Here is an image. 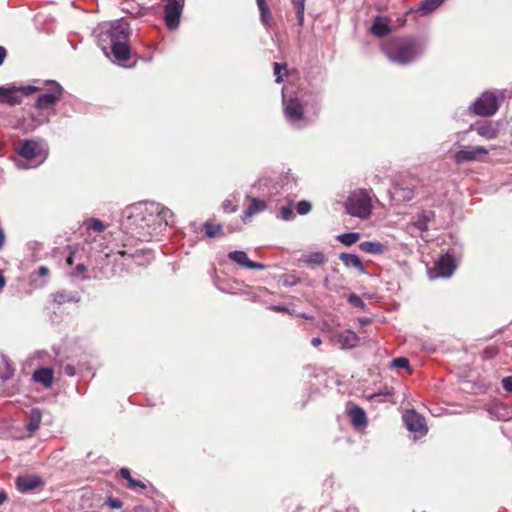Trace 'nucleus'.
<instances>
[{
  "label": "nucleus",
  "instance_id": "obj_14",
  "mask_svg": "<svg viewBox=\"0 0 512 512\" xmlns=\"http://www.w3.org/2000/svg\"><path fill=\"white\" fill-rule=\"evenodd\" d=\"M43 484V481L38 475L19 476L16 479V486L20 492L32 491Z\"/></svg>",
  "mask_w": 512,
  "mask_h": 512
},
{
  "label": "nucleus",
  "instance_id": "obj_47",
  "mask_svg": "<svg viewBox=\"0 0 512 512\" xmlns=\"http://www.w3.org/2000/svg\"><path fill=\"white\" fill-rule=\"evenodd\" d=\"M86 271V267L83 264H78L75 267L74 272L72 273L73 276H79L80 274L84 273Z\"/></svg>",
  "mask_w": 512,
  "mask_h": 512
},
{
  "label": "nucleus",
  "instance_id": "obj_54",
  "mask_svg": "<svg viewBox=\"0 0 512 512\" xmlns=\"http://www.w3.org/2000/svg\"><path fill=\"white\" fill-rule=\"evenodd\" d=\"M7 499L6 494L0 490V505H2Z\"/></svg>",
  "mask_w": 512,
  "mask_h": 512
},
{
  "label": "nucleus",
  "instance_id": "obj_5",
  "mask_svg": "<svg viewBox=\"0 0 512 512\" xmlns=\"http://www.w3.org/2000/svg\"><path fill=\"white\" fill-rule=\"evenodd\" d=\"M345 210L347 214L359 219H368L373 210L372 198L370 192L366 189H357L352 191L345 201Z\"/></svg>",
  "mask_w": 512,
  "mask_h": 512
},
{
  "label": "nucleus",
  "instance_id": "obj_23",
  "mask_svg": "<svg viewBox=\"0 0 512 512\" xmlns=\"http://www.w3.org/2000/svg\"><path fill=\"white\" fill-rule=\"evenodd\" d=\"M260 11V19L265 28L268 30L271 26L272 15L265 0H256Z\"/></svg>",
  "mask_w": 512,
  "mask_h": 512
},
{
  "label": "nucleus",
  "instance_id": "obj_16",
  "mask_svg": "<svg viewBox=\"0 0 512 512\" xmlns=\"http://www.w3.org/2000/svg\"><path fill=\"white\" fill-rule=\"evenodd\" d=\"M488 150L484 147H477L472 150H460L455 154V162L460 164L478 159V155H487Z\"/></svg>",
  "mask_w": 512,
  "mask_h": 512
},
{
  "label": "nucleus",
  "instance_id": "obj_20",
  "mask_svg": "<svg viewBox=\"0 0 512 512\" xmlns=\"http://www.w3.org/2000/svg\"><path fill=\"white\" fill-rule=\"evenodd\" d=\"M339 258L346 267L355 268L360 273H365V267L358 255L352 253H342L340 254Z\"/></svg>",
  "mask_w": 512,
  "mask_h": 512
},
{
  "label": "nucleus",
  "instance_id": "obj_21",
  "mask_svg": "<svg viewBox=\"0 0 512 512\" xmlns=\"http://www.w3.org/2000/svg\"><path fill=\"white\" fill-rule=\"evenodd\" d=\"M475 130L481 137L488 140L495 139L499 134L498 127L491 122L482 123L481 125H478Z\"/></svg>",
  "mask_w": 512,
  "mask_h": 512
},
{
  "label": "nucleus",
  "instance_id": "obj_15",
  "mask_svg": "<svg viewBox=\"0 0 512 512\" xmlns=\"http://www.w3.org/2000/svg\"><path fill=\"white\" fill-rule=\"evenodd\" d=\"M334 339L343 349L353 348L357 346L359 342L358 335L352 330H345L335 335Z\"/></svg>",
  "mask_w": 512,
  "mask_h": 512
},
{
  "label": "nucleus",
  "instance_id": "obj_32",
  "mask_svg": "<svg viewBox=\"0 0 512 512\" xmlns=\"http://www.w3.org/2000/svg\"><path fill=\"white\" fill-rule=\"evenodd\" d=\"M205 233L208 237L214 238L216 236L223 235V228L221 225H214L209 222L204 224Z\"/></svg>",
  "mask_w": 512,
  "mask_h": 512
},
{
  "label": "nucleus",
  "instance_id": "obj_28",
  "mask_svg": "<svg viewBox=\"0 0 512 512\" xmlns=\"http://www.w3.org/2000/svg\"><path fill=\"white\" fill-rule=\"evenodd\" d=\"M302 261L308 264H323L326 261V258L322 252H312L306 255H303Z\"/></svg>",
  "mask_w": 512,
  "mask_h": 512
},
{
  "label": "nucleus",
  "instance_id": "obj_49",
  "mask_svg": "<svg viewBox=\"0 0 512 512\" xmlns=\"http://www.w3.org/2000/svg\"><path fill=\"white\" fill-rule=\"evenodd\" d=\"M7 56V51L3 46H0V66L4 63Z\"/></svg>",
  "mask_w": 512,
  "mask_h": 512
},
{
  "label": "nucleus",
  "instance_id": "obj_9",
  "mask_svg": "<svg viewBox=\"0 0 512 512\" xmlns=\"http://www.w3.org/2000/svg\"><path fill=\"white\" fill-rule=\"evenodd\" d=\"M183 6L184 0L165 1V23L169 29H175L178 27Z\"/></svg>",
  "mask_w": 512,
  "mask_h": 512
},
{
  "label": "nucleus",
  "instance_id": "obj_18",
  "mask_svg": "<svg viewBox=\"0 0 512 512\" xmlns=\"http://www.w3.org/2000/svg\"><path fill=\"white\" fill-rule=\"evenodd\" d=\"M351 423L355 428L365 427L367 425V417L365 411L359 406H353L348 410Z\"/></svg>",
  "mask_w": 512,
  "mask_h": 512
},
{
  "label": "nucleus",
  "instance_id": "obj_11",
  "mask_svg": "<svg viewBox=\"0 0 512 512\" xmlns=\"http://www.w3.org/2000/svg\"><path fill=\"white\" fill-rule=\"evenodd\" d=\"M454 258L450 254H445L439 257L435 263L434 274H430V278L450 277L455 270Z\"/></svg>",
  "mask_w": 512,
  "mask_h": 512
},
{
  "label": "nucleus",
  "instance_id": "obj_51",
  "mask_svg": "<svg viewBox=\"0 0 512 512\" xmlns=\"http://www.w3.org/2000/svg\"><path fill=\"white\" fill-rule=\"evenodd\" d=\"M271 309L274 310V311H277V312H286L287 309L282 307V306H271Z\"/></svg>",
  "mask_w": 512,
  "mask_h": 512
},
{
  "label": "nucleus",
  "instance_id": "obj_37",
  "mask_svg": "<svg viewBox=\"0 0 512 512\" xmlns=\"http://www.w3.org/2000/svg\"><path fill=\"white\" fill-rule=\"evenodd\" d=\"M87 228L96 232H102L104 230V225L100 220L92 218L87 222Z\"/></svg>",
  "mask_w": 512,
  "mask_h": 512
},
{
  "label": "nucleus",
  "instance_id": "obj_13",
  "mask_svg": "<svg viewBox=\"0 0 512 512\" xmlns=\"http://www.w3.org/2000/svg\"><path fill=\"white\" fill-rule=\"evenodd\" d=\"M228 258L236 264L248 269L263 270L265 268L263 264L249 260L247 253L242 250L229 252Z\"/></svg>",
  "mask_w": 512,
  "mask_h": 512
},
{
  "label": "nucleus",
  "instance_id": "obj_44",
  "mask_svg": "<svg viewBox=\"0 0 512 512\" xmlns=\"http://www.w3.org/2000/svg\"><path fill=\"white\" fill-rule=\"evenodd\" d=\"M390 395H391V393H389V392L374 393V394L368 396V400H370V401H379L380 402V401H383L382 398L390 396Z\"/></svg>",
  "mask_w": 512,
  "mask_h": 512
},
{
  "label": "nucleus",
  "instance_id": "obj_17",
  "mask_svg": "<svg viewBox=\"0 0 512 512\" xmlns=\"http://www.w3.org/2000/svg\"><path fill=\"white\" fill-rule=\"evenodd\" d=\"M370 30L374 35L384 37L391 32L390 20L387 17L377 16Z\"/></svg>",
  "mask_w": 512,
  "mask_h": 512
},
{
  "label": "nucleus",
  "instance_id": "obj_40",
  "mask_svg": "<svg viewBox=\"0 0 512 512\" xmlns=\"http://www.w3.org/2000/svg\"><path fill=\"white\" fill-rule=\"evenodd\" d=\"M280 214H281V218L283 220H286V221L291 220L294 216L292 206L288 205V206L282 207L280 210Z\"/></svg>",
  "mask_w": 512,
  "mask_h": 512
},
{
  "label": "nucleus",
  "instance_id": "obj_38",
  "mask_svg": "<svg viewBox=\"0 0 512 512\" xmlns=\"http://www.w3.org/2000/svg\"><path fill=\"white\" fill-rule=\"evenodd\" d=\"M391 366L400 369H408L409 360L405 357H398L392 360Z\"/></svg>",
  "mask_w": 512,
  "mask_h": 512
},
{
  "label": "nucleus",
  "instance_id": "obj_56",
  "mask_svg": "<svg viewBox=\"0 0 512 512\" xmlns=\"http://www.w3.org/2000/svg\"><path fill=\"white\" fill-rule=\"evenodd\" d=\"M67 263H68L69 265H72V263H73V257H72V255H70V256L67 258Z\"/></svg>",
  "mask_w": 512,
  "mask_h": 512
},
{
  "label": "nucleus",
  "instance_id": "obj_27",
  "mask_svg": "<svg viewBox=\"0 0 512 512\" xmlns=\"http://www.w3.org/2000/svg\"><path fill=\"white\" fill-rule=\"evenodd\" d=\"M434 218V214L432 212H424L419 215L418 219L414 222V226L420 231L428 230V223Z\"/></svg>",
  "mask_w": 512,
  "mask_h": 512
},
{
  "label": "nucleus",
  "instance_id": "obj_31",
  "mask_svg": "<svg viewBox=\"0 0 512 512\" xmlns=\"http://www.w3.org/2000/svg\"><path fill=\"white\" fill-rule=\"evenodd\" d=\"M444 1L445 0H424L420 5L419 10L425 13L432 12L436 10Z\"/></svg>",
  "mask_w": 512,
  "mask_h": 512
},
{
  "label": "nucleus",
  "instance_id": "obj_8",
  "mask_svg": "<svg viewBox=\"0 0 512 512\" xmlns=\"http://www.w3.org/2000/svg\"><path fill=\"white\" fill-rule=\"evenodd\" d=\"M472 109L480 116H491L498 110L497 98L494 94L485 92L474 103Z\"/></svg>",
  "mask_w": 512,
  "mask_h": 512
},
{
  "label": "nucleus",
  "instance_id": "obj_26",
  "mask_svg": "<svg viewBox=\"0 0 512 512\" xmlns=\"http://www.w3.org/2000/svg\"><path fill=\"white\" fill-rule=\"evenodd\" d=\"M120 474L121 476L128 481V488L130 489H141V490H144L146 489V485L139 481V480H136L134 478L131 477V473H130V470L128 468H122L120 470Z\"/></svg>",
  "mask_w": 512,
  "mask_h": 512
},
{
  "label": "nucleus",
  "instance_id": "obj_48",
  "mask_svg": "<svg viewBox=\"0 0 512 512\" xmlns=\"http://www.w3.org/2000/svg\"><path fill=\"white\" fill-rule=\"evenodd\" d=\"M49 274V270L46 266H40L37 270V275L40 277H45Z\"/></svg>",
  "mask_w": 512,
  "mask_h": 512
},
{
  "label": "nucleus",
  "instance_id": "obj_43",
  "mask_svg": "<svg viewBox=\"0 0 512 512\" xmlns=\"http://www.w3.org/2000/svg\"><path fill=\"white\" fill-rule=\"evenodd\" d=\"M348 300L354 306H358V307H363L364 306L363 300L358 295H356V294H351L349 296Z\"/></svg>",
  "mask_w": 512,
  "mask_h": 512
},
{
  "label": "nucleus",
  "instance_id": "obj_53",
  "mask_svg": "<svg viewBox=\"0 0 512 512\" xmlns=\"http://www.w3.org/2000/svg\"><path fill=\"white\" fill-rule=\"evenodd\" d=\"M65 372H66V374H68V375H70V376H73V375H74V369H73V367H72V366H67V367L65 368Z\"/></svg>",
  "mask_w": 512,
  "mask_h": 512
},
{
  "label": "nucleus",
  "instance_id": "obj_42",
  "mask_svg": "<svg viewBox=\"0 0 512 512\" xmlns=\"http://www.w3.org/2000/svg\"><path fill=\"white\" fill-rule=\"evenodd\" d=\"M106 504L113 509H120L122 507V501L117 498H108Z\"/></svg>",
  "mask_w": 512,
  "mask_h": 512
},
{
  "label": "nucleus",
  "instance_id": "obj_6",
  "mask_svg": "<svg viewBox=\"0 0 512 512\" xmlns=\"http://www.w3.org/2000/svg\"><path fill=\"white\" fill-rule=\"evenodd\" d=\"M37 90L34 86H0V103L11 106L18 105L22 102L23 96H29Z\"/></svg>",
  "mask_w": 512,
  "mask_h": 512
},
{
  "label": "nucleus",
  "instance_id": "obj_46",
  "mask_svg": "<svg viewBox=\"0 0 512 512\" xmlns=\"http://www.w3.org/2000/svg\"><path fill=\"white\" fill-rule=\"evenodd\" d=\"M223 209L226 211V212H235L236 209H237V206L236 205H233L232 202L230 200H225L223 202Z\"/></svg>",
  "mask_w": 512,
  "mask_h": 512
},
{
  "label": "nucleus",
  "instance_id": "obj_50",
  "mask_svg": "<svg viewBox=\"0 0 512 512\" xmlns=\"http://www.w3.org/2000/svg\"><path fill=\"white\" fill-rule=\"evenodd\" d=\"M311 343L313 346L318 347L321 345L322 340L319 337H314L312 338Z\"/></svg>",
  "mask_w": 512,
  "mask_h": 512
},
{
  "label": "nucleus",
  "instance_id": "obj_22",
  "mask_svg": "<svg viewBox=\"0 0 512 512\" xmlns=\"http://www.w3.org/2000/svg\"><path fill=\"white\" fill-rule=\"evenodd\" d=\"M359 248L361 251L373 255H381L386 251V247L382 243L376 241L361 242Z\"/></svg>",
  "mask_w": 512,
  "mask_h": 512
},
{
  "label": "nucleus",
  "instance_id": "obj_33",
  "mask_svg": "<svg viewBox=\"0 0 512 512\" xmlns=\"http://www.w3.org/2000/svg\"><path fill=\"white\" fill-rule=\"evenodd\" d=\"M305 1L306 0H293L299 25H302L304 22Z\"/></svg>",
  "mask_w": 512,
  "mask_h": 512
},
{
  "label": "nucleus",
  "instance_id": "obj_36",
  "mask_svg": "<svg viewBox=\"0 0 512 512\" xmlns=\"http://www.w3.org/2000/svg\"><path fill=\"white\" fill-rule=\"evenodd\" d=\"M282 70L286 72L287 66L285 64L275 63L274 64V74L276 76L275 81L277 83H281L283 81L284 75L282 74Z\"/></svg>",
  "mask_w": 512,
  "mask_h": 512
},
{
  "label": "nucleus",
  "instance_id": "obj_7",
  "mask_svg": "<svg viewBox=\"0 0 512 512\" xmlns=\"http://www.w3.org/2000/svg\"><path fill=\"white\" fill-rule=\"evenodd\" d=\"M283 106L285 118L290 124L297 126L304 119V107L297 97L286 99L283 95Z\"/></svg>",
  "mask_w": 512,
  "mask_h": 512
},
{
  "label": "nucleus",
  "instance_id": "obj_10",
  "mask_svg": "<svg viewBox=\"0 0 512 512\" xmlns=\"http://www.w3.org/2000/svg\"><path fill=\"white\" fill-rule=\"evenodd\" d=\"M47 85L49 86V91L41 94L36 101V107L39 109H47L53 106L62 96L63 88L58 83L48 81Z\"/></svg>",
  "mask_w": 512,
  "mask_h": 512
},
{
  "label": "nucleus",
  "instance_id": "obj_4",
  "mask_svg": "<svg viewBox=\"0 0 512 512\" xmlns=\"http://www.w3.org/2000/svg\"><path fill=\"white\" fill-rule=\"evenodd\" d=\"M17 152L24 161L17 166L23 169L34 168L43 163L47 157L43 145L35 140L24 139L18 143Z\"/></svg>",
  "mask_w": 512,
  "mask_h": 512
},
{
  "label": "nucleus",
  "instance_id": "obj_19",
  "mask_svg": "<svg viewBox=\"0 0 512 512\" xmlns=\"http://www.w3.org/2000/svg\"><path fill=\"white\" fill-rule=\"evenodd\" d=\"M33 380L42 383L45 388H49L53 384V370L50 368H40L34 371Z\"/></svg>",
  "mask_w": 512,
  "mask_h": 512
},
{
  "label": "nucleus",
  "instance_id": "obj_41",
  "mask_svg": "<svg viewBox=\"0 0 512 512\" xmlns=\"http://www.w3.org/2000/svg\"><path fill=\"white\" fill-rule=\"evenodd\" d=\"M13 373H14V369L7 361H5V370L1 372V378L3 380H7L10 377H12Z\"/></svg>",
  "mask_w": 512,
  "mask_h": 512
},
{
  "label": "nucleus",
  "instance_id": "obj_34",
  "mask_svg": "<svg viewBox=\"0 0 512 512\" xmlns=\"http://www.w3.org/2000/svg\"><path fill=\"white\" fill-rule=\"evenodd\" d=\"M507 407L505 405H495L490 409L491 414H495L499 420H507L509 417L506 415Z\"/></svg>",
  "mask_w": 512,
  "mask_h": 512
},
{
  "label": "nucleus",
  "instance_id": "obj_24",
  "mask_svg": "<svg viewBox=\"0 0 512 512\" xmlns=\"http://www.w3.org/2000/svg\"><path fill=\"white\" fill-rule=\"evenodd\" d=\"M266 204L264 201L259 200L257 198H252L249 206L244 211V220L250 218L251 216L265 210Z\"/></svg>",
  "mask_w": 512,
  "mask_h": 512
},
{
  "label": "nucleus",
  "instance_id": "obj_3",
  "mask_svg": "<svg viewBox=\"0 0 512 512\" xmlns=\"http://www.w3.org/2000/svg\"><path fill=\"white\" fill-rule=\"evenodd\" d=\"M382 50L391 62L405 65L424 52V45L413 39H394L383 45Z\"/></svg>",
  "mask_w": 512,
  "mask_h": 512
},
{
  "label": "nucleus",
  "instance_id": "obj_52",
  "mask_svg": "<svg viewBox=\"0 0 512 512\" xmlns=\"http://www.w3.org/2000/svg\"><path fill=\"white\" fill-rule=\"evenodd\" d=\"M5 240V235L2 229H0V249L2 248Z\"/></svg>",
  "mask_w": 512,
  "mask_h": 512
},
{
  "label": "nucleus",
  "instance_id": "obj_55",
  "mask_svg": "<svg viewBox=\"0 0 512 512\" xmlns=\"http://www.w3.org/2000/svg\"><path fill=\"white\" fill-rule=\"evenodd\" d=\"M5 286V279L2 275V273L0 272V290Z\"/></svg>",
  "mask_w": 512,
  "mask_h": 512
},
{
  "label": "nucleus",
  "instance_id": "obj_1",
  "mask_svg": "<svg viewBox=\"0 0 512 512\" xmlns=\"http://www.w3.org/2000/svg\"><path fill=\"white\" fill-rule=\"evenodd\" d=\"M128 225H135L139 231L138 239L149 240L157 229L171 225L174 222L173 212L156 202H146L130 209Z\"/></svg>",
  "mask_w": 512,
  "mask_h": 512
},
{
  "label": "nucleus",
  "instance_id": "obj_45",
  "mask_svg": "<svg viewBox=\"0 0 512 512\" xmlns=\"http://www.w3.org/2000/svg\"><path fill=\"white\" fill-rule=\"evenodd\" d=\"M502 385L504 390L507 392H512V376H507L502 379Z\"/></svg>",
  "mask_w": 512,
  "mask_h": 512
},
{
  "label": "nucleus",
  "instance_id": "obj_12",
  "mask_svg": "<svg viewBox=\"0 0 512 512\" xmlns=\"http://www.w3.org/2000/svg\"><path fill=\"white\" fill-rule=\"evenodd\" d=\"M406 427L409 431L418 433L420 436L425 435L428 428L425 419L414 410H408L403 416Z\"/></svg>",
  "mask_w": 512,
  "mask_h": 512
},
{
  "label": "nucleus",
  "instance_id": "obj_30",
  "mask_svg": "<svg viewBox=\"0 0 512 512\" xmlns=\"http://www.w3.org/2000/svg\"><path fill=\"white\" fill-rule=\"evenodd\" d=\"M54 302L61 305L66 302L79 301V298L76 295H69L65 291H60L54 294L53 296Z\"/></svg>",
  "mask_w": 512,
  "mask_h": 512
},
{
  "label": "nucleus",
  "instance_id": "obj_35",
  "mask_svg": "<svg viewBox=\"0 0 512 512\" xmlns=\"http://www.w3.org/2000/svg\"><path fill=\"white\" fill-rule=\"evenodd\" d=\"M499 353V349L495 345L487 346L482 352V358L484 360H489L494 358Z\"/></svg>",
  "mask_w": 512,
  "mask_h": 512
},
{
  "label": "nucleus",
  "instance_id": "obj_2",
  "mask_svg": "<svg viewBox=\"0 0 512 512\" xmlns=\"http://www.w3.org/2000/svg\"><path fill=\"white\" fill-rule=\"evenodd\" d=\"M94 32L101 49L107 56L110 49L114 62L123 64L130 58L128 45L130 30L124 19L103 22L97 26Z\"/></svg>",
  "mask_w": 512,
  "mask_h": 512
},
{
  "label": "nucleus",
  "instance_id": "obj_39",
  "mask_svg": "<svg viewBox=\"0 0 512 512\" xmlns=\"http://www.w3.org/2000/svg\"><path fill=\"white\" fill-rule=\"evenodd\" d=\"M311 203L308 202V201H300L298 204H297V207H296V210H297V213L300 214V215H305L307 213L310 212L311 210Z\"/></svg>",
  "mask_w": 512,
  "mask_h": 512
},
{
  "label": "nucleus",
  "instance_id": "obj_25",
  "mask_svg": "<svg viewBox=\"0 0 512 512\" xmlns=\"http://www.w3.org/2000/svg\"><path fill=\"white\" fill-rule=\"evenodd\" d=\"M42 420V414L41 411L37 408H33L30 411L29 414V421L26 425L27 430L30 433H34L36 430H38Z\"/></svg>",
  "mask_w": 512,
  "mask_h": 512
},
{
  "label": "nucleus",
  "instance_id": "obj_29",
  "mask_svg": "<svg viewBox=\"0 0 512 512\" xmlns=\"http://www.w3.org/2000/svg\"><path fill=\"white\" fill-rule=\"evenodd\" d=\"M337 239L345 246H351L360 239V234L357 232L343 233L338 235Z\"/></svg>",
  "mask_w": 512,
  "mask_h": 512
},
{
  "label": "nucleus",
  "instance_id": "obj_57",
  "mask_svg": "<svg viewBox=\"0 0 512 512\" xmlns=\"http://www.w3.org/2000/svg\"><path fill=\"white\" fill-rule=\"evenodd\" d=\"M306 319H311L312 317H309L308 315L304 316Z\"/></svg>",
  "mask_w": 512,
  "mask_h": 512
}]
</instances>
